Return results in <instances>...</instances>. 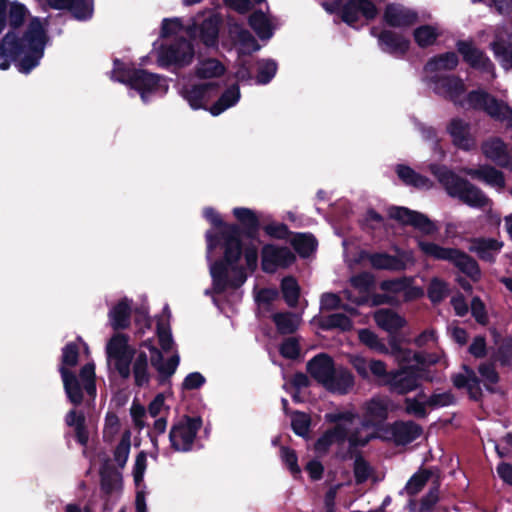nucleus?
Masks as SVG:
<instances>
[{
    "mask_svg": "<svg viewBox=\"0 0 512 512\" xmlns=\"http://www.w3.org/2000/svg\"><path fill=\"white\" fill-rule=\"evenodd\" d=\"M203 215L213 226L222 228L223 259L209 265L213 291L222 293L228 289H237L245 283L248 273L257 268L258 249L254 245H247L243 249L240 228L224 224L213 208H205Z\"/></svg>",
    "mask_w": 512,
    "mask_h": 512,
    "instance_id": "nucleus-1",
    "label": "nucleus"
},
{
    "mask_svg": "<svg viewBox=\"0 0 512 512\" xmlns=\"http://www.w3.org/2000/svg\"><path fill=\"white\" fill-rule=\"evenodd\" d=\"M457 64L458 57L454 52L434 57L426 64L425 78L433 85L434 91L462 107L482 110L496 120L505 121L512 129V108L507 104L483 90L472 91L465 96L466 88L460 78L440 77L442 72L454 69Z\"/></svg>",
    "mask_w": 512,
    "mask_h": 512,
    "instance_id": "nucleus-2",
    "label": "nucleus"
},
{
    "mask_svg": "<svg viewBox=\"0 0 512 512\" xmlns=\"http://www.w3.org/2000/svg\"><path fill=\"white\" fill-rule=\"evenodd\" d=\"M47 43L44 23L37 17L31 18L22 37L10 30L0 41V69L6 70L14 61L19 72L28 74L40 63Z\"/></svg>",
    "mask_w": 512,
    "mask_h": 512,
    "instance_id": "nucleus-3",
    "label": "nucleus"
},
{
    "mask_svg": "<svg viewBox=\"0 0 512 512\" xmlns=\"http://www.w3.org/2000/svg\"><path fill=\"white\" fill-rule=\"evenodd\" d=\"M78 362V348L75 344H67L62 351L61 366L59 368L65 393L71 403L78 405L82 402L84 394L94 398L96 395L95 364L89 362L81 370L79 379L69 370Z\"/></svg>",
    "mask_w": 512,
    "mask_h": 512,
    "instance_id": "nucleus-4",
    "label": "nucleus"
},
{
    "mask_svg": "<svg viewBox=\"0 0 512 512\" xmlns=\"http://www.w3.org/2000/svg\"><path fill=\"white\" fill-rule=\"evenodd\" d=\"M391 354L402 368L391 374L388 384L392 390L400 394L407 393L418 386V377L426 365L436 364L440 361V358L434 355L424 356L414 353L395 343H391Z\"/></svg>",
    "mask_w": 512,
    "mask_h": 512,
    "instance_id": "nucleus-5",
    "label": "nucleus"
},
{
    "mask_svg": "<svg viewBox=\"0 0 512 512\" xmlns=\"http://www.w3.org/2000/svg\"><path fill=\"white\" fill-rule=\"evenodd\" d=\"M112 79L127 84L132 91L140 95L144 103H148L154 97L164 96L169 89L165 77L145 70L127 67L118 59L114 61Z\"/></svg>",
    "mask_w": 512,
    "mask_h": 512,
    "instance_id": "nucleus-6",
    "label": "nucleus"
},
{
    "mask_svg": "<svg viewBox=\"0 0 512 512\" xmlns=\"http://www.w3.org/2000/svg\"><path fill=\"white\" fill-rule=\"evenodd\" d=\"M430 171L449 196L458 198L471 207H483L487 204V198L478 188L446 166L431 164Z\"/></svg>",
    "mask_w": 512,
    "mask_h": 512,
    "instance_id": "nucleus-7",
    "label": "nucleus"
},
{
    "mask_svg": "<svg viewBox=\"0 0 512 512\" xmlns=\"http://www.w3.org/2000/svg\"><path fill=\"white\" fill-rule=\"evenodd\" d=\"M381 431L382 433L368 432L363 437L351 436L350 445L352 447L364 446L374 438L394 441L397 444H407L417 439L422 433L420 426L410 421L396 422L386 426Z\"/></svg>",
    "mask_w": 512,
    "mask_h": 512,
    "instance_id": "nucleus-8",
    "label": "nucleus"
},
{
    "mask_svg": "<svg viewBox=\"0 0 512 512\" xmlns=\"http://www.w3.org/2000/svg\"><path fill=\"white\" fill-rule=\"evenodd\" d=\"M318 1L326 12L330 14L339 12L342 21L353 27L360 16L371 20L378 14V10L371 0H348L344 4L341 0H333L332 2L327 0Z\"/></svg>",
    "mask_w": 512,
    "mask_h": 512,
    "instance_id": "nucleus-9",
    "label": "nucleus"
},
{
    "mask_svg": "<svg viewBox=\"0 0 512 512\" xmlns=\"http://www.w3.org/2000/svg\"><path fill=\"white\" fill-rule=\"evenodd\" d=\"M418 246L426 256L437 260H448L453 262L462 272L472 279H477L480 275L477 263L459 250L444 248L433 242L423 240L418 241Z\"/></svg>",
    "mask_w": 512,
    "mask_h": 512,
    "instance_id": "nucleus-10",
    "label": "nucleus"
},
{
    "mask_svg": "<svg viewBox=\"0 0 512 512\" xmlns=\"http://www.w3.org/2000/svg\"><path fill=\"white\" fill-rule=\"evenodd\" d=\"M325 417L327 421L336 423V426L317 440L315 449L318 453H325L333 443H339L345 439L349 441L350 435L354 434L352 428L358 418L352 411L329 413Z\"/></svg>",
    "mask_w": 512,
    "mask_h": 512,
    "instance_id": "nucleus-11",
    "label": "nucleus"
},
{
    "mask_svg": "<svg viewBox=\"0 0 512 512\" xmlns=\"http://www.w3.org/2000/svg\"><path fill=\"white\" fill-rule=\"evenodd\" d=\"M344 257L346 262L351 266L354 263L360 262L364 258H368L370 264L376 269H386L400 271L406 269L408 266L415 264L416 260L412 251L397 250V255L392 256L386 253L367 254L363 251L359 253L358 258L350 259L348 256V246L343 242Z\"/></svg>",
    "mask_w": 512,
    "mask_h": 512,
    "instance_id": "nucleus-12",
    "label": "nucleus"
},
{
    "mask_svg": "<svg viewBox=\"0 0 512 512\" xmlns=\"http://www.w3.org/2000/svg\"><path fill=\"white\" fill-rule=\"evenodd\" d=\"M178 94L188 103L191 109L208 110L216 85L213 82H195L191 76L181 77L177 84Z\"/></svg>",
    "mask_w": 512,
    "mask_h": 512,
    "instance_id": "nucleus-13",
    "label": "nucleus"
},
{
    "mask_svg": "<svg viewBox=\"0 0 512 512\" xmlns=\"http://www.w3.org/2000/svg\"><path fill=\"white\" fill-rule=\"evenodd\" d=\"M135 350L129 345L126 335L117 333L113 335L106 344V356L109 364H112L118 374L129 378L131 374V363Z\"/></svg>",
    "mask_w": 512,
    "mask_h": 512,
    "instance_id": "nucleus-14",
    "label": "nucleus"
},
{
    "mask_svg": "<svg viewBox=\"0 0 512 512\" xmlns=\"http://www.w3.org/2000/svg\"><path fill=\"white\" fill-rule=\"evenodd\" d=\"M389 401L383 397H374L363 406V420L360 427L353 426L352 431L358 437H363L368 432H380L387 425H382L387 418ZM349 437V439L351 438Z\"/></svg>",
    "mask_w": 512,
    "mask_h": 512,
    "instance_id": "nucleus-15",
    "label": "nucleus"
},
{
    "mask_svg": "<svg viewBox=\"0 0 512 512\" xmlns=\"http://www.w3.org/2000/svg\"><path fill=\"white\" fill-rule=\"evenodd\" d=\"M194 58L192 44L182 38L175 39L168 45H162L157 51V62L161 67H186Z\"/></svg>",
    "mask_w": 512,
    "mask_h": 512,
    "instance_id": "nucleus-16",
    "label": "nucleus"
},
{
    "mask_svg": "<svg viewBox=\"0 0 512 512\" xmlns=\"http://www.w3.org/2000/svg\"><path fill=\"white\" fill-rule=\"evenodd\" d=\"M201 426L202 421L199 417H185L179 420L169 434L171 446L176 451H189Z\"/></svg>",
    "mask_w": 512,
    "mask_h": 512,
    "instance_id": "nucleus-17",
    "label": "nucleus"
},
{
    "mask_svg": "<svg viewBox=\"0 0 512 512\" xmlns=\"http://www.w3.org/2000/svg\"><path fill=\"white\" fill-rule=\"evenodd\" d=\"M295 260L294 254L287 247L267 244L261 252V265L266 273H274L278 269L286 268Z\"/></svg>",
    "mask_w": 512,
    "mask_h": 512,
    "instance_id": "nucleus-18",
    "label": "nucleus"
},
{
    "mask_svg": "<svg viewBox=\"0 0 512 512\" xmlns=\"http://www.w3.org/2000/svg\"><path fill=\"white\" fill-rule=\"evenodd\" d=\"M388 213L392 219L405 225H411L424 234L430 235L437 230L436 225L427 216L408 208L391 207Z\"/></svg>",
    "mask_w": 512,
    "mask_h": 512,
    "instance_id": "nucleus-19",
    "label": "nucleus"
},
{
    "mask_svg": "<svg viewBox=\"0 0 512 512\" xmlns=\"http://www.w3.org/2000/svg\"><path fill=\"white\" fill-rule=\"evenodd\" d=\"M371 35L378 39V45L382 51L395 56L404 55L410 46L408 38L390 30L380 31L379 28L373 27Z\"/></svg>",
    "mask_w": 512,
    "mask_h": 512,
    "instance_id": "nucleus-20",
    "label": "nucleus"
},
{
    "mask_svg": "<svg viewBox=\"0 0 512 512\" xmlns=\"http://www.w3.org/2000/svg\"><path fill=\"white\" fill-rule=\"evenodd\" d=\"M7 8L9 24L14 29L20 27L29 16V10L24 4L18 1L8 3V0H0V34L7 24Z\"/></svg>",
    "mask_w": 512,
    "mask_h": 512,
    "instance_id": "nucleus-21",
    "label": "nucleus"
},
{
    "mask_svg": "<svg viewBox=\"0 0 512 512\" xmlns=\"http://www.w3.org/2000/svg\"><path fill=\"white\" fill-rule=\"evenodd\" d=\"M458 51L462 54L464 60L469 63L473 68L482 70L494 78V69L491 61L478 50L471 42L459 41L457 43Z\"/></svg>",
    "mask_w": 512,
    "mask_h": 512,
    "instance_id": "nucleus-22",
    "label": "nucleus"
},
{
    "mask_svg": "<svg viewBox=\"0 0 512 512\" xmlns=\"http://www.w3.org/2000/svg\"><path fill=\"white\" fill-rule=\"evenodd\" d=\"M495 57L501 62L505 69L512 67V34H509L504 27L495 31V39L490 44Z\"/></svg>",
    "mask_w": 512,
    "mask_h": 512,
    "instance_id": "nucleus-23",
    "label": "nucleus"
},
{
    "mask_svg": "<svg viewBox=\"0 0 512 512\" xmlns=\"http://www.w3.org/2000/svg\"><path fill=\"white\" fill-rule=\"evenodd\" d=\"M193 23L197 24V21L195 20ZM220 23L221 19L216 13L208 12L201 25L199 27L196 26L195 33L192 35H196L198 30V37L205 46L216 47Z\"/></svg>",
    "mask_w": 512,
    "mask_h": 512,
    "instance_id": "nucleus-24",
    "label": "nucleus"
},
{
    "mask_svg": "<svg viewBox=\"0 0 512 512\" xmlns=\"http://www.w3.org/2000/svg\"><path fill=\"white\" fill-rule=\"evenodd\" d=\"M447 131L453 144L458 148L470 150L475 146V139L470 132L469 123L458 118L452 119L447 126Z\"/></svg>",
    "mask_w": 512,
    "mask_h": 512,
    "instance_id": "nucleus-25",
    "label": "nucleus"
},
{
    "mask_svg": "<svg viewBox=\"0 0 512 512\" xmlns=\"http://www.w3.org/2000/svg\"><path fill=\"white\" fill-rule=\"evenodd\" d=\"M241 99V91L238 83L227 86L218 99L208 108L212 116H219L230 108L235 107Z\"/></svg>",
    "mask_w": 512,
    "mask_h": 512,
    "instance_id": "nucleus-26",
    "label": "nucleus"
},
{
    "mask_svg": "<svg viewBox=\"0 0 512 512\" xmlns=\"http://www.w3.org/2000/svg\"><path fill=\"white\" fill-rule=\"evenodd\" d=\"M350 283L357 295H353L351 291L345 290L344 297L356 305H362L368 302L370 287L373 284V277L369 273H362L350 279Z\"/></svg>",
    "mask_w": 512,
    "mask_h": 512,
    "instance_id": "nucleus-27",
    "label": "nucleus"
},
{
    "mask_svg": "<svg viewBox=\"0 0 512 512\" xmlns=\"http://www.w3.org/2000/svg\"><path fill=\"white\" fill-rule=\"evenodd\" d=\"M54 9H69L79 20H86L93 14V0H47Z\"/></svg>",
    "mask_w": 512,
    "mask_h": 512,
    "instance_id": "nucleus-28",
    "label": "nucleus"
},
{
    "mask_svg": "<svg viewBox=\"0 0 512 512\" xmlns=\"http://www.w3.org/2000/svg\"><path fill=\"white\" fill-rule=\"evenodd\" d=\"M309 373L323 386L329 383V378L335 371L332 359L326 354H319L307 364Z\"/></svg>",
    "mask_w": 512,
    "mask_h": 512,
    "instance_id": "nucleus-29",
    "label": "nucleus"
},
{
    "mask_svg": "<svg viewBox=\"0 0 512 512\" xmlns=\"http://www.w3.org/2000/svg\"><path fill=\"white\" fill-rule=\"evenodd\" d=\"M143 346L150 351L151 363L161 376L170 377L175 373L180 360L178 354H173L169 359L163 361L161 352L152 345L151 341H145Z\"/></svg>",
    "mask_w": 512,
    "mask_h": 512,
    "instance_id": "nucleus-30",
    "label": "nucleus"
},
{
    "mask_svg": "<svg viewBox=\"0 0 512 512\" xmlns=\"http://www.w3.org/2000/svg\"><path fill=\"white\" fill-rule=\"evenodd\" d=\"M416 14L408 8L398 4H391L384 12L385 22L392 27H408L415 23Z\"/></svg>",
    "mask_w": 512,
    "mask_h": 512,
    "instance_id": "nucleus-31",
    "label": "nucleus"
},
{
    "mask_svg": "<svg viewBox=\"0 0 512 512\" xmlns=\"http://www.w3.org/2000/svg\"><path fill=\"white\" fill-rule=\"evenodd\" d=\"M147 467V457L144 452H140L135 460L133 468V478L135 485L137 486L135 509L136 512H147V505L145 500V493L141 489L143 483L144 474Z\"/></svg>",
    "mask_w": 512,
    "mask_h": 512,
    "instance_id": "nucleus-32",
    "label": "nucleus"
},
{
    "mask_svg": "<svg viewBox=\"0 0 512 512\" xmlns=\"http://www.w3.org/2000/svg\"><path fill=\"white\" fill-rule=\"evenodd\" d=\"M226 72V67L223 63L215 58H207L199 60L194 68V77L198 80H211L223 76Z\"/></svg>",
    "mask_w": 512,
    "mask_h": 512,
    "instance_id": "nucleus-33",
    "label": "nucleus"
},
{
    "mask_svg": "<svg viewBox=\"0 0 512 512\" xmlns=\"http://www.w3.org/2000/svg\"><path fill=\"white\" fill-rule=\"evenodd\" d=\"M131 301L122 298L109 310L108 317L113 329H125L130 324Z\"/></svg>",
    "mask_w": 512,
    "mask_h": 512,
    "instance_id": "nucleus-34",
    "label": "nucleus"
},
{
    "mask_svg": "<svg viewBox=\"0 0 512 512\" xmlns=\"http://www.w3.org/2000/svg\"><path fill=\"white\" fill-rule=\"evenodd\" d=\"M484 155L503 167H510L511 159L506 145L499 138H493L483 143Z\"/></svg>",
    "mask_w": 512,
    "mask_h": 512,
    "instance_id": "nucleus-35",
    "label": "nucleus"
},
{
    "mask_svg": "<svg viewBox=\"0 0 512 512\" xmlns=\"http://www.w3.org/2000/svg\"><path fill=\"white\" fill-rule=\"evenodd\" d=\"M249 24L262 40L270 39L277 27L274 19L262 11H255L249 18Z\"/></svg>",
    "mask_w": 512,
    "mask_h": 512,
    "instance_id": "nucleus-36",
    "label": "nucleus"
},
{
    "mask_svg": "<svg viewBox=\"0 0 512 512\" xmlns=\"http://www.w3.org/2000/svg\"><path fill=\"white\" fill-rule=\"evenodd\" d=\"M453 384L457 388H465L470 397L475 400L481 395L480 381L474 371L466 365L463 366V372L453 377Z\"/></svg>",
    "mask_w": 512,
    "mask_h": 512,
    "instance_id": "nucleus-37",
    "label": "nucleus"
},
{
    "mask_svg": "<svg viewBox=\"0 0 512 512\" xmlns=\"http://www.w3.org/2000/svg\"><path fill=\"white\" fill-rule=\"evenodd\" d=\"M354 385V378L352 374L345 368H336L332 376L329 378V383L324 386L331 392L345 394Z\"/></svg>",
    "mask_w": 512,
    "mask_h": 512,
    "instance_id": "nucleus-38",
    "label": "nucleus"
},
{
    "mask_svg": "<svg viewBox=\"0 0 512 512\" xmlns=\"http://www.w3.org/2000/svg\"><path fill=\"white\" fill-rule=\"evenodd\" d=\"M503 243L495 239L479 238L472 241L470 250L475 252L479 258L492 261L498 255Z\"/></svg>",
    "mask_w": 512,
    "mask_h": 512,
    "instance_id": "nucleus-39",
    "label": "nucleus"
},
{
    "mask_svg": "<svg viewBox=\"0 0 512 512\" xmlns=\"http://www.w3.org/2000/svg\"><path fill=\"white\" fill-rule=\"evenodd\" d=\"M230 33L235 37V45L239 54L247 55L260 49V45L249 31L234 26Z\"/></svg>",
    "mask_w": 512,
    "mask_h": 512,
    "instance_id": "nucleus-40",
    "label": "nucleus"
},
{
    "mask_svg": "<svg viewBox=\"0 0 512 512\" xmlns=\"http://www.w3.org/2000/svg\"><path fill=\"white\" fill-rule=\"evenodd\" d=\"M374 319L383 330L393 333L405 325V320L397 313L388 309H380L375 312Z\"/></svg>",
    "mask_w": 512,
    "mask_h": 512,
    "instance_id": "nucleus-41",
    "label": "nucleus"
},
{
    "mask_svg": "<svg viewBox=\"0 0 512 512\" xmlns=\"http://www.w3.org/2000/svg\"><path fill=\"white\" fill-rule=\"evenodd\" d=\"M398 177L406 184L418 189H430L433 187V182L405 165H398L396 167Z\"/></svg>",
    "mask_w": 512,
    "mask_h": 512,
    "instance_id": "nucleus-42",
    "label": "nucleus"
},
{
    "mask_svg": "<svg viewBox=\"0 0 512 512\" xmlns=\"http://www.w3.org/2000/svg\"><path fill=\"white\" fill-rule=\"evenodd\" d=\"M462 172L473 178L482 180L495 188L501 189L504 186V177L502 173L492 167L463 169Z\"/></svg>",
    "mask_w": 512,
    "mask_h": 512,
    "instance_id": "nucleus-43",
    "label": "nucleus"
},
{
    "mask_svg": "<svg viewBox=\"0 0 512 512\" xmlns=\"http://www.w3.org/2000/svg\"><path fill=\"white\" fill-rule=\"evenodd\" d=\"M313 321L324 330L338 329L345 332L353 328L350 317L342 313H334L318 319L315 318Z\"/></svg>",
    "mask_w": 512,
    "mask_h": 512,
    "instance_id": "nucleus-44",
    "label": "nucleus"
},
{
    "mask_svg": "<svg viewBox=\"0 0 512 512\" xmlns=\"http://www.w3.org/2000/svg\"><path fill=\"white\" fill-rule=\"evenodd\" d=\"M133 376L135 385L139 387L147 386L150 381V372L148 366V357L144 351H139L133 361Z\"/></svg>",
    "mask_w": 512,
    "mask_h": 512,
    "instance_id": "nucleus-45",
    "label": "nucleus"
},
{
    "mask_svg": "<svg viewBox=\"0 0 512 512\" xmlns=\"http://www.w3.org/2000/svg\"><path fill=\"white\" fill-rule=\"evenodd\" d=\"M195 29L196 23H193L189 27H185L180 18H165L162 21L160 35L162 38H168L173 36L177 37L178 35L184 32L189 35H192L195 33Z\"/></svg>",
    "mask_w": 512,
    "mask_h": 512,
    "instance_id": "nucleus-46",
    "label": "nucleus"
},
{
    "mask_svg": "<svg viewBox=\"0 0 512 512\" xmlns=\"http://www.w3.org/2000/svg\"><path fill=\"white\" fill-rule=\"evenodd\" d=\"M273 321L280 333L290 334L299 327L301 316L289 312L276 313L273 315Z\"/></svg>",
    "mask_w": 512,
    "mask_h": 512,
    "instance_id": "nucleus-47",
    "label": "nucleus"
},
{
    "mask_svg": "<svg viewBox=\"0 0 512 512\" xmlns=\"http://www.w3.org/2000/svg\"><path fill=\"white\" fill-rule=\"evenodd\" d=\"M84 421V416L77 414L74 410H71L65 418L66 424L74 428L76 437L81 445H86L88 442V434L84 427Z\"/></svg>",
    "mask_w": 512,
    "mask_h": 512,
    "instance_id": "nucleus-48",
    "label": "nucleus"
},
{
    "mask_svg": "<svg viewBox=\"0 0 512 512\" xmlns=\"http://www.w3.org/2000/svg\"><path fill=\"white\" fill-rule=\"evenodd\" d=\"M292 245L301 257H308L316 249V240L311 234H297L292 239Z\"/></svg>",
    "mask_w": 512,
    "mask_h": 512,
    "instance_id": "nucleus-49",
    "label": "nucleus"
},
{
    "mask_svg": "<svg viewBox=\"0 0 512 512\" xmlns=\"http://www.w3.org/2000/svg\"><path fill=\"white\" fill-rule=\"evenodd\" d=\"M277 72V64L270 59H262L257 62L256 83L260 85L268 84Z\"/></svg>",
    "mask_w": 512,
    "mask_h": 512,
    "instance_id": "nucleus-50",
    "label": "nucleus"
},
{
    "mask_svg": "<svg viewBox=\"0 0 512 512\" xmlns=\"http://www.w3.org/2000/svg\"><path fill=\"white\" fill-rule=\"evenodd\" d=\"M233 214L244 226L251 230L258 228L261 221L264 220L262 215H257L253 210L248 208H234Z\"/></svg>",
    "mask_w": 512,
    "mask_h": 512,
    "instance_id": "nucleus-51",
    "label": "nucleus"
},
{
    "mask_svg": "<svg viewBox=\"0 0 512 512\" xmlns=\"http://www.w3.org/2000/svg\"><path fill=\"white\" fill-rule=\"evenodd\" d=\"M360 341L372 350L379 353H391L389 348L378 338V336L369 329H361L358 332Z\"/></svg>",
    "mask_w": 512,
    "mask_h": 512,
    "instance_id": "nucleus-52",
    "label": "nucleus"
},
{
    "mask_svg": "<svg viewBox=\"0 0 512 512\" xmlns=\"http://www.w3.org/2000/svg\"><path fill=\"white\" fill-rule=\"evenodd\" d=\"M320 305L322 310L330 311L343 308L345 311L348 312L350 316H355L357 314V311L354 307H351L349 305H343L340 296L335 293L323 294L320 300Z\"/></svg>",
    "mask_w": 512,
    "mask_h": 512,
    "instance_id": "nucleus-53",
    "label": "nucleus"
},
{
    "mask_svg": "<svg viewBox=\"0 0 512 512\" xmlns=\"http://www.w3.org/2000/svg\"><path fill=\"white\" fill-rule=\"evenodd\" d=\"M439 36V30L435 26L423 25L414 31V39L420 47L433 44Z\"/></svg>",
    "mask_w": 512,
    "mask_h": 512,
    "instance_id": "nucleus-54",
    "label": "nucleus"
},
{
    "mask_svg": "<svg viewBox=\"0 0 512 512\" xmlns=\"http://www.w3.org/2000/svg\"><path fill=\"white\" fill-rule=\"evenodd\" d=\"M281 288L286 303L289 306L294 307L297 304L300 292L296 280L292 277L284 278L282 280Z\"/></svg>",
    "mask_w": 512,
    "mask_h": 512,
    "instance_id": "nucleus-55",
    "label": "nucleus"
},
{
    "mask_svg": "<svg viewBox=\"0 0 512 512\" xmlns=\"http://www.w3.org/2000/svg\"><path fill=\"white\" fill-rule=\"evenodd\" d=\"M291 426L297 435L306 437L309 432L310 417L305 413L295 412L291 417Z\"/></svg>",
    "mask_w": 512,
    "mask_h": 512,
    "instance_id": "nucleus-56",
    "label": "nucleus"
},
{
    "mask_svg": "<svg viewBox=\"0 0 512 512\" xmlns=\"http://www.w3.org/2000/svg\"><path fill=\"white\" fill-rule=\"evenodd\" d=\"M430 474L428 471L416 473L406 484L404 490L409 495L417 494L427 483Z\"/></svg>",
    "mask_w": 512,
    "mask_h": 512,
    "instance_id": "nucleus-57",
    "label": "nucleus"
},
{
    "mask_svg": "<svg viewBox=\"0 0 512 512\" xmlns=\"http://www.w3.org/2000/svg\"><path fill=\"white\" fill-rule=\"evenodd\" d=\"M129 452H130V432L126 431L123 434L122 439L115 450L116 462L119 465L123 466L127 462Z\"/></svg>",
    "mask_w": 512,
    "mask_h": 512,
    "instance_id": "nucleus-58",
    "label": "nucleus"
},
{
    "mask_svg": "<svg viewBox=\"0 0 512 512\" xmlns=\"http://www.w3.org/2000/svg\"><path fill=\"white\" fill-rule=\"evenodd\" d=\"M448 288L445 282L435 278L431 281L428 295L432 302H439L447 295Z\"/></svg>",
    "mask_w": 512,
    "mask_h": 512,
    "instance_id": "nucleus-59",
    "label": "nucleus"
},
{
    "mask_svg": "<svg viewBox=\"0 0 512 512\" xmlns=\"http://www.w3.org/2000/svg\"><path fill=\"white\" fill-rule=\"evenodd\" d=\"M479 373L482 378V382L486 389L494 391L492 385L498 382V375L492 365H481L479 367Z\"/></svg>",
    "mask_w": 512,
    "mask_h": 512,
    "instance_id": "nucleus-60",
    "label": "nucleus"
},
{
    "mask_svg": "<svg viewBox=\"0 0 512 512\" xmlns=\"http://www.w3.org/2000/svg\"><path fill=\"white\" fill-rule=\"evenodd\" d=\"M454 396L450 392L435 393L427 399V405L431 408L445 407L453 404Z\"/></svg>",
    "mask_w": 512,
    "mask_h": 512,
    "instance_id": "nucleus-61",
    "label": "nucleus"
},
{
    "mask_svg": "<svg viewBox=\"0 0 512 512\" xmlns=\"http://www.w3.org/2000/svg\"><path fill=\"white\" fill-rule=\"evenodd\" d=\"M427 399H406V411L409 414H413L418 417H424L426 415Z\"/></svg>",
    "mask_w": 512,
    "mask_h": 512,
    "instance_id": "nucleus-62",
    "label": "nucleus"
},
{
    "mask_svg": "<svg viewBox=\"0 0 512 512\" xmlns=\"http://www.w3.org/2000/svg\"><path fill=\"white\" fill-rule=\"evenodd\" d=\"M119 419L118 417L113 413H108L105 418V425H104V437L108 440H112L113 437L118 433L119 431Z\"/></svg>",
    "mask_w": 512,
    "mask_h": 512,
    "instance_id": "nucleus-63",
    "label": "nucleus"
},
{
    "mask_svg": "<svg viewBox=\"0 0 512 512\" xmlns=\"http://www.w3.org/2000/svg\"><path fill=\"white\" fill-rule=\"evenodd\" d=\"M281 458L288 466L290 472L293 475H298L300 473V467L297 464V456L293 450H290L286 447L281 448Z\"/></svg>",
    "mask_w": 512,
    "mask_h": 512,
    "instance_id": "nucleus-64",
    "label": "nucleus"
}]
</instances>
